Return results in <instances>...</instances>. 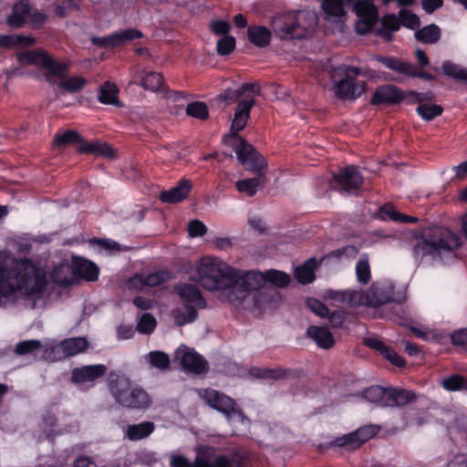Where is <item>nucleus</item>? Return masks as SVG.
<instances>
[{
  "label": "nucleus",
  "instance_id": "nucleus-39",
  "mask_svg": "<svg viewBox=\"0 0 467 467\" xmlns=\"http://www.w3.org/2000/svg\"><path fill=\"white\" fill-rule=\"evenodd\" d=\"M265 183V175H259L256 178H249L242 181H238L235 183L236 189L243 193H245L247 196H254L258 188H261Z\"/></svg>",
  "mask_w": 467,
  "mask_h": 467
},
{
  "label": "nucleus",
  "instance_id": "nucleus-54",
  "mask_svg": "<svg viewBox=\"0 0 467 467\" xmlns=\"http://www.w3.org/2000/svg\"><path fill=\"white\" fill-rule=\"evenodd\" d=\"M42 348V343L36 339H29L18 342L16 345L15 352L19 356L31 354Z\"/></svg>",
  "mask_w": 467,
  "mask_h": 467
},
{
  "label": "nucleus",
  "instance_id": "nucleus-23",
  "mask_svg": "<svg viewBox=\"0 0 467 467\" xmlns=\"http://www.w3.org/2000/svg\"><path fill=\"white\" fill-rule=\"evenodd\" d=\"M404 99L401 91L393 85H384L379 87L370 100L373 105L379 104H396Z\"/></svg>",
  "mask_w": 467,
  "mask_h": 467
},
{
  "label": "nucleus",
  "instance_id": "nucleus-20",
  "mask_svg": "<svg viewBox=\"0 0 467 467\" xmlns=\"http://www.w3.org/2000/svg\"><path fill=\"white\" fill-rule=\"evenodd\" d=\"M352 0H322V9L325 20L331 23L342 24L347 16L345 5Z\"/></svg>",
  "mask_w": 467,
  "mask_h": 467
},
{
  "label": "nucleus",
  "instance_id": "nucleus-57",
  "mask_svg": "<svg viewBox=\"0 0 467 467\" xmlns=\"http://www.w3.org/2000/svg\"><path fill=\"white\" fill-rule=\"evenodd\" d=\"M399 17L400 24L412 29L419 26L420 24L419 16L406 9H401L400 11Z\"/></svg>",
  "mask_w": 467,
  "mask_h": 467
},
{
  "label": "nucleus",
  "instance_id": "nucleus-7",
  "mask_svg": "<svg viewBox=\"0 0 467 467\" xmlns=\"http://www.w3.org/2000/svg\"><path fill=\"white\" fill-rule=\"evenodd\" d=\"M249 454L236 451L231 457L217 453L213 447H202L198 450L193 461V467H248Z\"/></svg>",
  "mask_w": 467,
  "mask_h": 467
},
{
  "label": "nucleus",
  "instance_id": "nucleus-4",
  "mask_svg": "<svg viewBox=\"0 0 467 467\" xmlns=\"http://www.w3.org/2000/svg\"><path fill=\"white\" fill-rule=\"evenodd\" d=\"M329 74L334 95L339 99L355 100L366 90L365 82L356 81V78L362 74L359 67L341 65L332 67Z\"/></svg>",
  "mask_w": 467,
  "mask_h": 467
},
{
  "label": "nucleus",
  "instance_id": "nucleus-9",
  "mask_svg": "<svg viewBox=\"0 0 467 467\" xmlns=\"http://www.w3.org/2000/svg\"><path fill=\"white\" fill-rule=\"evenodd\" d=\"M236 153L239 161L247 171H254L259 175H264L266 169V161L264 157L258 153L255 149L243 138L238 139V142L230 145Z\"/></svg>",
  "mask_w": 467,
  "mask_h": 467
},
{
  "label": "nucleus",
  "instance_id": "nucleus-43",
  "mask_svg": "<svg viewBox=\"0 0 467 467\" xmlns=\"http://www.w3.org/2000/svg\"><path fill=\"white\" fill-rule=\"evenodd\" d=\"M198 313L194 306L185 305L183 309L177 308L172 311V317L177 326H183L197 318Z\"/></svg>",
  "mask_w": 467,
  "mask_h": 467
},
{
  "label": "nucleus",
  "instance_id": "nucleus-29",
  "mask_svg": "<svg viewBox=\"0 0 467 467\" xmlns=\"http://www.w3.org/2000/svg\"><path fill=\"white\" fill-rule=\"evenodd\" d=\"M30 10L28 0H19L14 5L12 13L7 17V24L13 27L23 26L29 18Z\"/></svg>",
  "mask_w": 467,
  "mask_h": 467
},
{
  "label": "nucleus",
  "instance_id": "nucleus-47",
  "mask_svg": "<svg viewBox=\"0 0 467 467\" xmlns=\"http://www.w3.org/2000/svg\"><path fill=\"white\" fill-rule=\"evenodd\" d=\"M357 280L361 285H367L371 277L368 256L362 254L356 265Z\"/></svg>",
  "mask_w": 467,
  "mask_h": 467
},
{
  "label": "nucleus",
  "instance_id": "nucleus-12",
  "mask_svg": "<svg viewBox=\"0 0 467 467\" xmlns=\"http://www.w3.org/2000/svg\"><path fill=\"white\" fill-rule=\"evenodd\" d=\"M428 235L439 257L443 253L453 252L462 246L460 236L445 227H431Z\"/></svg>",
  "mask_w": 467,
  "mask_h": 467
},
{
  "label": "nucleus",
  "instance_id": "nucleus-41",
  "mask_svg": "<svg viewBox=\"0 0 467 467\" xmlns=\"http://www.w3.org/2000/svg\"><path fill=\"white\" fill-rule=\"evenodd\" d=\"M389 388H383L378 385L367 388L363 391L364 398L372 402L378 403L381 406L387 407L388 393Z\"/></svg>",
  "mask_w": 467,
  "mask_h": 467
},
{
  "label": "nucleus",
  "instance_id": "nucleus-13",
  "mask_svg": "<svg viewBox=\"0 0 467 467\" xmlns=\"http://www.w3.org/2000/svg\"><path fill=\"white\" fill-rule=\"evenodd\" d=\"M254 106V99H244L237 104L234 110V116L232 120L230 132L223 138L224 143L231 145V143L238 142V139L240 137L237 133L245 128L250 118V111Z\"/></svg>",
  "mask_w": 467,
  "mask_h": 467
},
{
  "label": "nucleus",
  "instance_id": "nucleus-33",
  "mask_svg": "<svg viewBox=\"0 0 467 467\" xmlns=\"http://www.w3.org/2000/svg\"><path fill=\"white\" fill-rule=\"evenodd\" d=\"M247 36L254 46L263 48L269 46L272 32L265 26H250L247 28Z\"/></svg>",
  "mask_w": 467,
  "mask_h": 467
},
{
  "label": "nucleus",
  "instance_id": "nucleus-56",
  "mask_svg": "<svg viewBox=\"0 0 467 467\" xmlns=\"http://www.w3.org/2000/svg\"><path fill=\"white\" fill-rule=\"evenodd\" d=\"M156 327V320L151 314L145 313L140 317L137 329L140 333L149 334L151 333Z\"/></svg>",
  "mask_w": 467,
  "mask_h": 467
},
{
  "label": "nucleus",
  "instance_id": "nucleus-27",
  "mask_svg": "<svg viewBox=\"0 0 467 467\" xmlns=\"http://www.w3.org/2000/svg\"><path fill=\"white\" fill-rule=\"evenodd\" d=\"M418 399L415 391L406 389L389 388L387 407H404Z\"/></svg>",
  "mask_w": 467,
  "mask_h": 467
},
{
  "label": "nucleus",
  "instance_id": "nucleus-21",
  "mask_svg": "<svg viewBox=\"0 0 467 467\" xmlns=\"http://www.w3.org/2000/svg\"><path fill=\"white\" fill-rule=\"evenodd\" d=\"M325 298L329 300L335 306L347 305L349 307H358V290L348 289L343 291L328 290L326 292Z\"/></svg>",
  "mask_w": 467,
  "mask_h": 467
},
{
  "label": "nucleus",
  "instance_id": "nucleus-51",
  "mask_svg": "<svg viewBox=\"0 0 467 467\" xmlns=\"http://www.w3.org/2000/svg\"><path fill=\"white\" fill-rule=\"evenodd\" d=\"M417 112L425 120H431L441 115L443 109L441 106L431 103H421L417 107Z\"/></svg>",
  "mask_w": 467,
  "mask_h": 467
},
{
  "label": "nucleus",
  "instance_id": "nucleus-2",
  "mask_svg": "<svg viewBox=\"0 0 467 467\" xmlns=\"http://www.w3.org/2000/svg\"><path fill=\"white\" fill-rule=\"evenodd\" d=\"M108 388L115 401L123 408L145 410L151 404L149 394L123 374L110 372Z\"/></svg>",
  "mask_w": 467,
  "mask_h": 467
},
{
  "label": "nucleus",
  "instance_id": "nucleus-60",
  "mask_svg": "<svg viewBox=\"0 0 467 467\" xmlns=\"http://www.w3.org/2000/svg\"><path fill=\"white\" fill-rule=\"evenodd\" d=\"M307 306L312 312L321 317H328L329 310L322 302L315 298H309L307 300Z\"/></svg>",
  "mask_w": 467,
  "mask_h": 467
},
{
  "label": "nucleus",
  "instance_id": "nucleus-45",
  "mask_svg": "<svg viewBox=\"0 0 467 467\" xmlns=\"http://www.w3.org/2000/svg\"><path fill=\"white\" fill-rule=\"evenodd\" d=\"M263 276L265 283L268 282L272 285L279 288L287 286L291 280L288 274L274 269L263 273Z\"/></svg>",
  "mask_w": 467,
  "mask_h": 467
},
{
  "label": "nucleus",
  "instance_id": "nucleus-19",
  "mask_svg": "<svg viewBox=\"0 0 467 467\" xmlns=\"http://www.w3.org/2000/svg\"><path fill=\"white\" fill-rule=\"evenodd\" d=\"M106 371L107 368L102 364L83 366L72 370L71 380L78 384L94 382L103 377Z\"/></svg>",
  "mask_w": 467,
  "mask_h": 467
},
{
  "label": "nucleus",
  "instance_id": "nucleus-26",
  "mask_svg": "<svg viewBox=\"0 0 467 467\" xmlns=\"http://www.w3.org/2000/svg\"><path fill=\"white\" fill-rule=\"evenodd\" d=\"M192 189L189 180H182L179 183L168 191L160 193V200L166 203H177L186 199Z\"/></svg>",
  "mask_w": 467,
  "mask_h": 467
},
{
  "label": "nucleus",
  "instance_id": "nucleus-53",
  "mask_svg": "<svg viewBox=\"0 0 467 467\" xmlns=\"http://www.w3.org/2000/svg\"><path fill=\"white\" fill-rule=\"evenodd\" d=\"M52 276L54 282L61 286H67L72 283L71 269L68 265L57 267Z\"/></svg>",
  "mask_w": 467,
  "mask_h": 467
},
{
  "label": "nucleus",
  "instance_id": "nucleus-31",
  "mask_svg": "<svg viewBox=\"0 0 467 467\" xmlns=\"http://www.w3.org/2000/svg\"><path fill=\"white\" fill-rule=\"evenodd\" d=\"M306 335L319 348L325 349L331 348L335 344L333 336L327 327L310 326L306 330Z\"/></svg>",
  "mask_w": 467,
  "mask_h": 467
},
{
  "label": "nucleus",
  "instance_id": "nucleus-3",
  "mask_svg": "<svg viewBox=\"0 0 467 467\" xmlns=\"http://www.w3.org/2000/svg\"><path fill=\"white\" fill-rule=\"evenodd\" d=\"M233 267L216 257L202 258L196 268L193 280L208 290H221L226 293L229 287Z\"/></svg>",
  "mask_w": 467,
  "mask_h": 467
},
{
  "label": "nucleus",
  "instance_id": "nucleus-37",
  "mask_svg": "<svg viewBox=\"0 0 467 467\" xmlns=\"http://www.w3.org/2000/svg\"><path fill=\"white\" fill-rule=\"evenodd\" d=\"M413 256L416 260H422L425 256H431L433 258L439 257L437 250H435L429 235L419 240L412 248Z\"/></svg>",
  "mask_w": 467,
  "mask_h": 467
},
{
  "label": "nucleus",
  "instance_id": "nucleus-50",
  "mask_svg": "<svg viewBox=\"0 0 467 467\" xmlns=\"http://www.w3.org/2000/svg\"><path fill=\"white\" fill-rule=\"evenodd\" d=\"M378 431L379 429L377 426L368 425L361 427L356 431L352 432L357 448L373 438L378 433Z\"/></svg>",
  "mask_w": 467,
  "mask_h": 467
},
{
  "label": "nucleus",
  "instance_id": "nucleus-44",
  "mask_svg": "<svg viewBox=\"0 0 467 467\" xmlns=\"http://www.w3.org/2000/svg\"><path fill=\"white\" fill-rule=\"evenodd\" d=\"M35 39L32 36H25L20 35H2L0 36V47L10 48L16 46H32Z\"/></svg>",
  "mask_w": 467,
  "mask_h": 467
},
{
  "label": "nucleus",
  "instance_id": "nucleus-25",
  "mask_svg": "<svg viewBox=\"0 0 467 467\" xmlns=\"http://www.w3.org/2000/svg\"><path fill=\"white\" fill-rule=\"evenodd\" d=\"M336 182L341 188L349 192L358 189L363 183V178L354 166L345 168L338 175H334Z\"/></svg>",
  "mask_w": 467,
  "mask_h": 467
},
{
  "label": "nucleus",
  "instance_id": "nucleus-6",
  "mask_svg": "<svg viewBox=\"0 0 467 467\" xmlns=\"http://www.w3.org/2000/svg\"><path fill=\"white\" fill-rule=\"evenodd\" d=\"M69 145H77L78 151L81 154H94L110 158L114 156L115 152L113 148L105 142L99 140L87 142L75 130H67L55 134L52 141V146L55 149H64Z\"/></svg>",
  "mask_w": 467,
  "mask_h": 467
},
{
  "label": "nucleus",
  "instance_id": "nucleus-38",
  "mask_svg": "<svg viewBox=\"0 0 467 467\" xmlns=\"http://www.w3.org/2000/svg\"><path fill=\"white\" fill-rule=\"evenodd\" d=\"M176 292L187 303L201 306L202 297L199 288L194 285L182 284L176 287Z\"/></svg>",
  "mask_w": 467,
  "mask_h": 467
},
{
  "label": "nucleus",
  "instance_id": "nucleus-62",
  "mask_svg": "<svg viewBox=\"0 0 467 467\" xmlns=\"http://www.w3.org/2000/svg\"><path fill=\"white\" fill-rule=\"evenodd\" d=\"M383 212L386 213V214H388L389 217L393 221H399L402 223H416L418 221L416 217L401 214L400 213L392 210L391 207H384Z\"/></svg>",
  "mask_w": 467,
  "mask_h": 467
},
{
  "label": "nucleus",
  "instance_id": "nucleus-8",
  "mask_svg": "<svg viewBox=\"0 0 467 467\" xmlns=\"http://www.w3.org/2000/svg\"><path fill=\"white\" fill-rule=\"evenodd\" d=\"M198 393L209 407L223 413L229 420L234 418L242 421L247 420L235 400L229 396L212 389H200Z\"/></svg>",
  "mask_w": 467,
  "mask_h": 467
},
{
  "label": "nucleus",
  "instance_id": "nucleus-40",
  "mask_svg": "<svg viewBox=\"0 0 467 467\" xmlns=\"http://www.w3.org/2000/svg\"><path fill=\"white\" fill-rule=\"evenodd\" d=\"M140 85L152 92H165L166 88L163 83V78L160 73L148 72L145 73L140 80Z\"/></svg>",
  "mask_w": 467,
  "mask_h": 467
},
{
  "label": "nucleus",
  "instance_id": "nucleus-11",
  "mask_svg": "<svg viewBox=\"0 0 467 467\" xmlns=\"http://www.w3.org/2000/svg\"><path fill=\"white\" fill-rule=\"evenodd\" d=\"M89 347L84 337H69L45 349V357L50 361L59 360L83 353Z\"/></svg>",
  "mask_w": 467,
  "mask_h": 467
},
{
  "label": "nucleus",
  "instance_id": "nucleus-15",
  "mask_svg": "<svg viewBox=\"0 0 467 467\" xmlns=\"http://www.w3.org/2000/svg\"><path fill=\"white\" fill-rule=\"evenodd\" d=\"M142 33L135 28H128L103 37H92L93 45L100 47H117L130 42L133 39L141 38Z\"/></svg>",
  "mask_w": 467,
  "mask_h": 467
},
{
  "label": "nucleus",
  "instance_id": "nucleus-10",
  "mask_svg": "<svg viewBox=\"0 0 467 467\" xmlns=\"http://www.w3.org/2000/svg\"><path fill=\"white\" fill-rule=\"evenodd\" d=\"M359 306L379 307L396 300L394 286L389 283H373L367 291L358 290Z\"/></svg>",
  "mask_w": 467,
  "mask_h": 467
},
{
  "label": "nucleus",
  "instance_id": "nucleus-59",
  "mask_svg": "<svg viewBox=\"0 0 467 467\" xmlns=\"http://www.w3.org/2000/svg\"><path fill=\"white\" fill-rule=\"evenodd\" d=\"M441 386L450 391L462 389L463 377L460 375H452L441 381Z\"/></svg>",
  "mask_w": 467,
  "mask_h": 467
},
{
  "label": "nucleus",
  "instance_id": "nucleus-28",
  "mask_svg": "<svg viewBox=\"0 0 467 467\" xmlns=\"http://www.w3.org/2000/svg\"><path fill=\"white\" fill-rule=\"evenodd\" d=\"M366 346L370 348L378 350L385 358H387L392 365L402 367L405 360L402 357L398 355L394 349L387 347L382 341L378 338L369 337L364 340Z\"/></svg>",
  "mask_w": 467,
  "mask_h": 467
},
{
  "label": "nucleus",
  "instance_id": "nucleus-49",
  "mask_svg": "<svg viewBox=\"0 0 467 467\" xmlns=\"http://www.w3.org/2000/svg\"><path fill=\"white\" fill-rule=\"evenodd\" d=\"M147 360L151 367L161 370L168 369L171 363L170 357L162 351H150L147 356Z\"/></svg>",
  "mask_w": 467,
  "mask_h": 467
},
{
  "label": "nucleus",
  "instance_id": "nucleus-24",
  "mask_svg": "<svg viewBox=\"0 0 467 467\" xmlns=\"http://www.w3.org/2000/svg\"><path fill=\"white\" fill-rule=\"evenodd\" d=\"M273 31L281 38H295L293 12L277 15L271 21Z\"/></svg>",
  "mask_w": 467,
  "mask_h": 467
},
{
  "label": "nucleus",
  "instance_id": "nucleus-35",
  "mask_svg": "<svg viewBox=\"0 0 467 467\" xmlns=\"http://www.w3.org/2000/svg\"><path fill=\"white\" fill-rule=\"evenodd\" d=\"M280 299L279 293L273 287L263 285L254 295V304L258 308L266 309L275 306Z\"/></svg>",
  "mask_w": 467,
  "mask_h": 467
},
{
  "label": "nucleus",
  "instance_id": "nucleus-61",
  "mask_svg": "<svg viewBox=\"0 0 467 467\" xmlns=\"http://www.w3.org/2000/svg\"><path fill=\"white\" fill-rule=\"evenodd\" d=\"M241 96H243V93L241 92L240 86L236 88L235 89L233 88H227L223 92H222L218 96V99L220 101L225 102L226 104H231L234 102L237 99H239Z\"/></svg>",
  "mask_w": 467,
  "mask_h": 467
},
{
  "label": "nucleus",
  "instance_id": "nucleus-58",
  "mask_svg": "<svg viewBox=\"0 0 467 467\" xmlns=\"http://www.w3.org/2000/svg\"><path fill=\"white\" fill-rule=\"evenodd\" d=\"M235 47V38L231 36H224L217 42V52L225 56L230 54Z\"/></svg>",
  "mask_w": 467,
  "mask_h": 467
},
{
  "label": "nucleus",
  "instance_id": "nucleus-5",
  "mask_svg": "<svg viewBox=\"0 0 467 467\" xmlns=\"http://www.w3.org/2000/svg\"><path fill=\"white\" fill-rule=\"evenodd\" d=\"M229 287L225 296L231 303H238L244 300L252 291L260 289L265 285L263 273L258 271H243L233 268Z\"/></svg>",
  "mask_w": 467,
  "mask_h": 467
},
{
  "label": "nucleus",
  "instance_id": "nucleus-17",
  "mask_svg": "<svg viewBox=\"0 0 467 467\" xmlns=\"http://www.w3.org/2000/svg\"><path fill=\"white\" fill-rule=\"evenodd\" d=\"M41 68H43L45 79L50 85H57L58 87L59 81L67 76L69 65L58 62L49 55Z\"/></svg>",
  "mask_w": 467,
  "mask_h": 467
},
{
  "label": "nucleus",
  "instance_id": "nucleus-34",
  "mask_svg": "<svg viewBox=\"0 0 467 467\" xmlns=\"http://www.w3.org/2000/svg\"><path fill=\"white\" fill-rule=\"evenodd\" d=\"M99 92L98 99L100 103L113 105L117 108L123 106L122 102L119 99V90L116 84L106 81L99 87Z\"/></svg>",
  "mask_w": 467,
  "mask_h": 467
},
{
  "label": "nucleus",
  "instance_id": "nucleus-32",
  "mask_svg": "<svg viewBox=\"0 0 467 467\" xmlns=\"http://www.w3.org/2000/svg\"><path fill=\"white\" fill-rule=\"evenodd\" d=\"M48 56L44 49L25 50L16 54V59L21 67L33 65L41 67Z\"/></svg>",
  "mask_w": 467,
  "mask_h": 467
},
{
  "label": "nucleus",
  "instance_id": "nucleus-16",
  "mask_svg": "<svg viewBox=\"0 0 467 467\" xmlns=\"http://www.w3.org/2000/svg\"><path fill=\"white\" fill-rule=\"evenodd\" d=\"M176 355L180 359L182 367L191 373L199 375L206 372L208 369L207 361L192 349L187 348H180Z\"/></svg>",
  "mask_w": 467,
  "mask_h": 467
},
{
  "label": "nucleus",
  "instance_id": "nucleus-18",
  "mask_svg": "<svg viewBox=\"0 0 467 467\" xmlns=\"http://www.w3.org/2000/svg\"><path fill=\"white\" fill-rule=\"evenodd\" d=\"M295 23V38H301L310 34L317 24V15L309 10L293 12Z\"/></svg>",
  "mask_w": 467,
  "mask_h": 467
},
{
  "label": "nucleus",
  "instance_id": "nucleus-64",
  "mask_svg": "<svg viewBox=\"0 0 467 467\" xmlns=\"http://www.w3.org/2000/svg\"><path fill=\"white\" fill-rule=\"evenodd\" d=\"M72 9H78V5H76L74 2H72L71 0H67L65 5H54V12H55V15L59 17V18H63V17H66L67 16V13L69 10H72Z\"/></svg>",
  "mask_w": 467,
  "mask_h": 467
},
{
  "label": "nucleus",
  "instance_id": "nucleus-42",
  "mask_svg": "<svg viewBox=\"0 0 467 467\" xmlns=\"http://www.w3.org/2000/svg\"><path fill=\"white\" fill-rule=\"evenodd\" d=\"M87 80L82 76L66 77L59 81L58 88L68 93H77L83 89Z\"/></svg>",
  "mask_w": 467,
  "mask_h": 467
},
{
  "label": "nucleus",
  "instance_id": "nucleus-48",
  "mask_svg": "<svg viewBox=\"0 0 467 467\" xmlns=\"http://www.w3.org/2000/svg\"><path fill=\"white\" fill-rule=\"evenodd\" d=\"M441 69L444 75L467 83V68H462L451 61H444Z\"/></svg>",
  "mask_w": 467,
  "mask_h": 467
},
{
  "label": "nucleus",
  "instance_id": "nucleus-52",
  "mask_svg": "<svg viewBox=\"0 0 467 467\" xmlns=\"http://www.w3.org/2000/svg\"><path fill=\"white\" fill-rule=\"evenodd\" d=\"M187 115L201 120L208 119L209 111L206 104L201 101H195L188 104L186 107Z\"/></svg>",
  "mask_w": 467,
  "mask_h": 467
},
{
  "label": "nucleus",
  "instance_id": "nucleus-63",
  "mask_svg": "<svg viewBox=\"0 0 467 467\" xmlns=\"http://www.w3.org/2000/svg\"><path fill=\"white\" fill-rule=\"evenodd\" d=\"M206 231V226L199 220H192L188 224V233L191 237L202 236Z\"/></svg>",
  "mask_w": 467,
  "mask_h": 467
},
{
  "label": "nucleus",
  "instance_id": "nucleus-55",
  "mask_svg": "<svg viewBox=\"0 0 467 467\" xmlns=\"http://www.w3.org/2000/svg\"><path fill=\"white\" fill-rule=\"evenodd\" d=\"M295 277L300 284L306 285L314 281L315 274L309 265H304L296 267L295 271Z\"/></svg>",
  "mask_w": 467,
  "mask_h": 467
},
{
  "label": "nucleus",
  "instance_id": "nucleus-1",
  "mask_svg": "<svg viewBox=\"0 0 467 467\" xmlns=\"http://www.w3.org/2000/svg\"><path fill=\"white\" fill-rule=\"evenodd\" d=\"M47 284V273L39 265L0 253V306L13 302L16 293L39 298Z\"/></svg>",
  "mask_w": 467,
  "mask_h": 467
},
{
  "label": "nucleus",
  "instance_id": "nucleus-46",
  "mask_svg": "<svg viewBox=\"0 0 467 467\" xmlns=\"http://www.w3.org/2000/svg\"><path fill=\"white\" fill-rule=\"evenodd\" d=\"M77 272L85 279L93 281L98 278L99 268L91 261L81 259L76 263Z\"/></svg>",
  "mask_w": 467,
  "mask_h": 467
},
{
  "label": "nucleus",
  "instance_id": "nucleus-22",
  "mask_svg": "<svg viewBox=\"0 0 467 467\" xmlns=\"http://www.w3.org/2000/svg\"><path fill=\"white\" fill-rule=\"evenodd\" d=\"M171 278V274L167 271H159L151 273L147 276L135 275L129 280L130 287L135 289H144L145 287H155L164 284Z\"/></svg>",
  "mask_w": 467,
  "mask_h": 467
},
{
  "label": "nucleus",
  "instance_id": "nucleus-30",
  "mask_svg": "<svg viewBox=\"0 0 467 467\" xmlns=\"http://www.w3.org/2000/svg\"><path fill=\"white\" fill-rule=\"evenodd\" d=\"M154 430L155 424L152 421H143L128 425L124 431V435L129 441H136L148 438Z\"/></svg>",
  "mask_w": 467,
  "mask_h": 467
},
{
  "label": "nucleus",
  "instance_id": "nucleus-14",
  "mask_svg": "<svg viewBox=\"0 0 467 467\" xmlns=\"http://www.w3.org/2000/svg\"><path fill=\"white\" fill-rule=\"evenodd\" d=\"M355 12L358 16L356 30L360 35L369 32L378 20L377 7L371 0H359L355 3Z\"/></svg>",
  "mask_w": 467,
  "mask_h": 467
},
{
  "label": "nucleus",
  "instance_id": "nucleus-36",
  "mask_svg": "<svg viewBox=\"0 0 467 467\" xmlns=\"http://www.w3.org/2000/svg\"><path fill=\"white\" fill-rule=\"evenodd\" d=\"M414 36L418 41L423 44L434 45L441 39V30L437 25L431 24L417 30Z\"/></svg>",
  "mask_w": 467,
  "mask_h": 467
}]
</instances>
